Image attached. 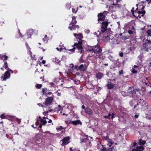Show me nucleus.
<instances>
[{
    "mask_svg": "<svg viewBox=\"0 0 151 151\" xmlns=\"http://www.w3.org/2000/svg\"><path fill=\"white\" fill-rule=\"evenodd\" d=\"M136 12V16L138 15L137 17V18H139V19L141 18V16H143L145 14V12L144 11H139L136 12V10L135 11Z\"/></svg>",
    "mask_w": 151,
    "mask_h": 151,
    "instance_id": "7",
    "label": "nucleus"
},
{
    "mask_svg": "<svg viewBox=\"0 0 151 151\" xmlns=\"http://www.w3.org/2000/svg\"><path fill=\"white\" fill-rule=\"evenodd\" d=\"M39 123L37 122H36L35 123V125H36V127H37V126L38 125Z\"/></svg>",
    "mask_w": 151,
    "mask_h": 151,
    "instance_id": "63",
    "label": "nucleus"
},
{
    "mask_svg": "<svg viewBox=\"0 0 151 151\" xmlns=\"http://www.w3.org/2000/svg\"><path fill=\"white\" fill-rule=\"evenodd\" d=\"M123 74V70H120L119 72V74L120 75L122 74Z\"/></svg>",
    "mask_w": 151,
    "mask_h": 151,
    "instance_id": "45",
    "label": "nucleus"
},
{
    "mask_svg": "<svg viewBox=\"0 0 151 151\" xmlns=\"http://www.w3.org/2000/svg\"><path fill=\"white\" fill-rule=\"evenodd\" d=\"M69 137H67L64 138L62 140L61 142H62L61 144L62 146L66 145L69 143Z\"/></svg>",
    "mask_w": 151,
    "mask_h": 151,
    "instance_id": "6",
    "label": "nucleus"
},
{
    "mask_svg": "<svg viewBox=\"0 0 151 151\" xmlns=\"http://www.w3.org/2000/svg\"><path fill=\"white\" fill-rule=\"evenodd\" d=\"M140 101L139 102V105H140L141 106H144L145 105V101L143 99H140Z\"/></svg>",
    "mask_w": 151,
    "mask_h": 151,
    "instance_id": "23",
    "label": "nucleus"
},
{
    "mask_svg": "<svg viewBox=\"0 0 151 151\" xmlns=\"http://www.w3.org/2000/svg\"><path fill=\"white\" fill-rule=\"evenodd\" d=\"M109 59H110L111 61H113L114 60L113 59V58L112 57L111 55L109 56L108 57Z\"/></svg>",
    "mask_w": 151,
    "mask_h": 151,
    "instance_id": "40",
    "label": "nucleus"
},
{
    "mask_svg": "<svg viewBox=\"0 0 151 151\" xmlns=\"http://www.w3.org/2000/svg\"><path fill=\"white\" fill-rule=\"evenodd\" d=\"M71 7L70 3H68L66 4V7L67 9H69Z\"/></svg>",
    "mask_w": 151,
    "mask_h": 151,
    "instance_id": "27",
    "label": "nucleus"
},
{
    "mask_svg": "<svg viewBox=\"0 0 151 151\" xmlns=\"http://www.w3.org/2000/svg\"><path fill=\"white\" fill-rule=\"evenodd\" d=\"M107 28L103 26H101V31L103 32H104L107 30Z\"/></svg>",
    "mask_w": 151,
    "mask_h": 151,
    "instance_id": "28",
    "label": "nucleus"
},
{
    "mask_svg": "<svg viewBox=\"0 0 151 151\" xmlns=\"http://www.w3.org/2000/svg\"><path fill=\"white\" fill-rule=\"evenodd\" d=\"M127 91L129 93L132 95L134 92V88L132 87H129L128 90Z\"/></svg>",
    "mask_w": 151,
    "mask_h": 151,
    "instance_id": "15",
    "label": "nucleus"
},
{
    "mask_svg": "<svg viewBox=\"0 0 151 151\" xmlns=\"http://www.w3.org/2000/svg\"><path fill=\"white\" fill-rule=\"evenodd\" d=\"M133 31L131 30H129L128 31V33L129 34L131 35L133 34Z\"/></svg>",
    "mask_w": 151,
    "mask_h": 151,
    "instance_id": "41",
    "label": "nucleus"
},
{
    "mask_svg": "<svg viewBox=\"0 0 151 151\" xmlns=\"http://www.w3.org/2000/svg\"><path fill=\"white\" fill-rule=\"evenodd\" d=\"M72 18V21L71 23L69 24V26L68 28H71V27H72V26H71L72 25L75 24L77 23V21L76 20V17L74 16Z\"/></svg>",
    "mask_w": 151,
    "mask_h": 151,
    "instance_id": "11",
    "label": "nucleus"
},
{
    "mask_svg": "<svg viewBox=\"0 0 151 151\" xmlns=\"http://www.w3.org/2000/svg\"><path fill=\"white\" fill-rule=\"evenodd\" d=\"M73 116L74 117H76L77 116V114L76 113H74L73 114Z\"/></svg>",
    "mask_w": 151,
    "mask_h": 151,
    "instance_id": "57",
    "label": "nucleus"
},
{
    "mask_svg": "<svg viewBox=\"0 0 151 151\" xmlns=\"http://www.w3.org/2000/svg\"><path fill=\"white\" fill-rule=\"evenodd\" d=\"M104 74L100 72H98L96 75V77L98 79H101Z\"/></svg>",
    "mask_w": 151,
    "mask_h": 151,
    "instance_id": "14",
    "label": "nucleus"
},
{
    "mask_svg": "<svg viewBox=\"0 0 151 151\" xmlns=\"http://www.w3.org/2000/svg\"><path fill=\"white\" fill-rule=\"evenodd\" d=\"M94 49V46H89L88 47V50L90 51L93 52Z\"/></svg>",
    "mask_w": 151,
    "mask_h": 151,
    "instance_id": "30",
    "label": "nucleus"
},
{
    "mask_svg": "<svg viewBox=\"0 0 151 151\" xmlns=\"http://www.w3.org/2000/svg\"><path fill=\"white\" fill-rule=\"evenodd\" d=\"M115 6H116V7H118V8H120L121 6V5H119L117 3L116 4Z\"/></svg>",
    "mask_w": 151,
    "mask_h": 151,
    "instance_id": "43",
    "label": "nucleus"
},
{
    "mask_svg": "<svg viewBox=\"0 0 151 151\" xmlns=\"http://www.w3.org/2000/svg\"><path fill=\"white\" fill-rule=\"evenodd\" d=\"M42 92L43 95H50L52 93L51 92H48L46 88H43L42 90Z\"/></svg>",
    "mask_w": 151,
    "mask_h": 151,
    "instance_id": "13",
    "label": "nucleus"
},
{
    "mask_svg": "<svg viewBox=\"0 0 151 151\" xmlns=\"http://www.w3.org/2000/svg\"><path fill=\"white\" fill-rule=\"evenodd\" d=\"M0 117L2 119H4L5 118V116L3 114L1 115Z\"/></svg>",
    "mask_w": 151,
    "mask_h": 151,
    "instance_id": "42",
    "label": "nucleus"
},
{
    "mask_svg": "<svg viewBox=\"0 0 151 151\" xmlns=\"http://www.w3.org/2000/svg\"><path fill=\"white\" fill-rule=\"evenodd\" d=\"M72 12L73 13H76V11H75V9H72Z\"/></svg>",
    "mask_w": 151,
    "mask_h": 151,
    "instance_id": "53",
    "label": "nucleus"
},
{
    "mask_svg": "<svg viewBox=\"0 0 151 151\" xmlns=\"http://www.w3.org/2000/svg\"><path fill=\"white\" fill-rule=\"evenodd\" d=\"M79 40H81L83 38V36L81 34H78L77 36Z\"/></svg>",
    "mask_w": 151,
    "mask_h": 151,
    "instance_id": "26",
    "label": "nucleus"
},
{
    "mask_svg": "<svg viewBox=\"0 0 151 151\" xmlns=\"http://www.w3.org/2000/svg\"><path fill=\"white\" fill-rule=\"evenodd\" d=\"M139 105V104L138 103H137V104H135L134 106V108L135 109L137 107V110H138L139 108V107L138 106Z\"/></svg>",
    "mask_w": 151,
    "mask_h": 151,
    "instance_id": "35",
    "label": "nucleus"
},
{
    "mask_svg": "<svg viewBox=\"0 0 151 151\" xmlns=\"http://www.w3.org/2000/svg\"><path fill=\"white\" fill-rule=\"evenodd\" d=\"M113 150L112 148L111 147H103L102 149V151H112Z\"/></svg>",
    "mask_w": 151,
    "mask_h": 151,
    "instance_id": "21",
    "label": "nucleus"
},
{
    "mask_svg": "<svg viewBox=\"0 0 151 151\" xmlns=\"http://www.w3.org/2000/svg\"><path fill=\"white\" fill-rule=\"evenodd\" d=\"M37 104L40 106H41L42 107H43V105L41 104L40 103L38 104Z\"/></svg>",
    "mask_w": 151,
    "mask_h": 151,
    "instance_id": "55",
    "label": "nucleus"
},
{
    "mask_svg": "<svg viewBox=\"0 0 151 151\" xmlns=\"http://www.w3.org/2000/svg\"><path fill=\"white\" fill-rule=\"evenodd\" d=\"M52 120L51 119H49V120L48 121V123H51L52 122Z\"/></svg>",
    "mask_w": 151,
    "mask_h": 151,
    "instance_id": "64",
    "label": "nucleus"
},
{
    "mask_svg": "<svg viewBox=\"0 0 151 151\" xmlns=\"http://www.w3.org/2000/svg\"><path fill=\"white\" fill-rule=\"evenodd\" d=\"M101 48L99 47L98 45L94 46L93 52L96 54H99L101 53Z\"/></svg>",
    "mask_w": 151,
    "mask_h": 151,
    "instance_id": "4",
    "label": "nucleus"
},
{
    "mask_svg": "<svg viewBox=\"0 0 151 151\" xmlns=\"http://www.w3.org/2000/svg\"><path fill=\"white\" fill-rule=\"evenodd\" d=\"M131 12H132V14H133V15L135 17H136V15H134V10L133 9H132Z\"/></svg>",
    "mask_w": 151,
    "mask_h": 151,
    "instance_id": "44",
    "label": "nucleus"
},
{
    "mask_svg": "<svg viewBox=\"0 0 151 151\" xmlns=\"http://www.w3.org/2000/svg\"><path fill=\"white\" fill-rule=\"evenodd\" d=\"M53 98L52 97H48L45 99V104L46 106L50 105L52 103Z\"/></svg>",
    "mask_w": 151,
    "mask_h": 151,
    "instance_id": "5",
    "label": "nucleus"
},
{
    "mask_svg": "<svg viewBox=\"0 0 151 151\" xmlns=\"http://www.w3.org/2000/svg\"><path fill=\"white\" fill-rule=\"evenodd\" d=\"M33 30L32 29H29L28 30L27 32V34H25V35H28V38H29L30 37V36L32 34V33H33Z\"/></svg>",
    "mask_w": 151,
    "mask_h": 151,
    "instance_id": "16",
    "label": "nucleus"
},
{
    "mask_svg": "<svg viewBox=\"0 0 151 151\" xmlns=\"http://www.w3.org/2000/svg\"><path fill=\"white\" fill-rule=\"evenodd\" d=\"M76 49V47H73V49L69 50V51H73Z\"/></svg>",
    "mask_w": 151,
    "mask_h": 151,
    "instance_id": "46",
    "label": "nucleus"
},
{
    "mask_svg": "<svg viewBox=\"0 0 151 151\" xmlns=\"http://www.w3.org/2000/svg\"><path fill=\"white\" fill-rule=\"evenodd\" d=\"M108 142H109V144H110L109 145V147H111V145L113 144L112 140L111 139H109L108 140Z\"/></svg>",
    "mask_w": 151,
    "mask_h": 151,
    "instance_id": "29",
    "label": "nucleus"
},
{
    "mask_svg": "<svg viewBox=\"0 0 151 151\" xmlns=\"http://www.w3.org/2000/svg\"><path fill=\"white\" fill-rule=\"evenodd\" d=\"M122 39L123 40H125L127 39H128L129 38V37L127 36H122L121 37Z\"/></svg>",
    "mask_w": 151,
    "mask_h": 151,
    "instance_id": "31",
    "label": "nucleus"
},
{
    "mask_svg": "<svg viewBox=\"0 0 151 151\" xmlns=\"http://www.w3.org/2000/svg\"><path fill=\"white\" fill-rule=\"evenodd\" d=\"M46 117H44L43 118V119H40V122L43 125H45L47 122V121L45 120Z\"/></svg>",
    "mask_w": 151,
    "mask_h": 151,
    "instance_id": "19",
    "label": "nucleus"
},
{
    "mask_svg": "<svg viewBox=\"0 0 151 151\" xmlns=\"http://www.w3.org/2000/svg\"><path fill=\"white\" fill-rule=\"evenodd\" d=\"M147 42L144 43L142 45L143 47L147 51L149 49L151 50V41L150 40H147Z\"/></svg>",
    "mask_w": 151,
    "mask_h": 151,
    "instance_id": "1",
    "label": "nucleus"
},
{
    "mask_svg": "<svg viewBox=\"0 0 151 151\" xmlns=\"http://www.w3.org/2000/svg\"><path fill=\"white\" fill-rule=\"evenodd\" d=\"M98 21L99 22L104 21L105 19V16L103 14L100 13L98 14Z\"/></svg>",
    "mask_w": 151,
    "mask_h": 151,
    "instance_id": "8",
    "label": "nucleus"
},
{
    "mask_svg": "<svg viewBox=\"0 0 151 151\" xmlns=\"http://www.w3.org/2000/svg\"><path fill=\"white\" fill-rule=\"evenodd\" d=\"M111 116V114H110V113H109V114L107 116L108 117V119H110V116Z\"/></svg>",
    "mask_w": 151,
    "mask_h": 151,
    "instance_id": "52",
    "label": "nucleus"
},
{
    "mask_svg": "<svg viewBox=\"0 0 151 151\" xmlns=\"http://www.w3.org/2000/svg\"><path fill=\"white\" fill-rule=\"evenodd\" d=\"M10 76V73L9 71H6L5 73L3 74L1 77V79L3 81H6L7 79L9 78Z\"/></svg>",
    "mask_w": 151,
    "mask_h": 151,
    "instance_id": "3",
    "label": "nucleus"
},
{
    "mask_svg": "<svg viewBox=\"0 0 151 151\" xmlns=\"http://www.w3.org/2000/svg\"><path fill=\"white\" fill-rule=\"evenodd\" d=\"M4 62V64L3 67H5V69H6V70H8L9 69V68L8 67V64L7 63V62Z\"/></svg>",
    "mask_w": 151,
    "mask_h": 151,
    "instance_id": "25",
    "label": "nucleus"
},
{
    "mask_svg": "<svg viewBox=\"0 0 151 151\" xmlns=\"http://www.w3.org/2000/svg\"><path fill=\"white\" fill-rule=\"evenodd\" d=\"M84 111L86 114L89 115H92L93 113V111L92 110L89 108H85V109Z\"/></svg>",
    "mask_w": 151,
    "mask_h": 151,
    "instance_id": "12",
    "label": "nucleus"
},
{
    "mask_svg": "<svg viewBox=\"0 0 151 151\" xmlns=\"http://www.w3.org/2000/svg\"><path fill=\"white\" fill-rule=\"evenodd\" d=\"M62 49H63V48H60V49H59V48H58V47H57V48H56V49H57L58 50V51H61V50H62Z\"/></svg>",
    "mask_w": 151,
    "mask_h": 151,
    "instance_id": "54",
    "label": "nucleus"
},
{
    "mask_svg": "<svg viewBox=\"0 0 151 151\" xmlns=\"http://www.w3.org/2000/svg\"><path fill=\"white\" fill-rule=\"evenodd\" d=\"M107 86L108 89H111L114 88L115 86V84L111 83H108L107 85Z\"/></svg>",
    "mask_w": 151,
    "mask_h": 151,
    "instance_id": "18",
    "label": "nucleus"
},
{
    "mask_svg": "<svg viewBox=\"0 0 151 151\" xmlns=\"http://www.w3.org/2000/svg\"><path fill=\"white\" fill-rule=\"evenodd\" d=\"M87 68V66L85 64L84 65L81 64L78 67V69L79 70L83 71H86Z\"/></svg>",
    "mask_w": 151,
    "mask_h": 151,
    "instance_id": "9",
    "label": "nucleus"
},
{
    "mask_svg": "<svg viewBox=\"0 0 151 151\" xmlns=\"http://www.w3.org/2000/svg\"><path fill=\"white\" fill-rule=\"evenodd\" d=\"M114 113H112V114H111V119H112L114 117Z\"/></svg>",
    "mask_w": 151,
    "mask_h": 151,
    "instance_id": "50",
    "label": "nucleus"
},
{
    "mask_svg": "<svg viewBox=\"0 0 151 151\" xmlns=\"http://www.w3.org/2000/svg\"><path fill=\"white\" fill-rule=\"evenodd\" d=\"M1 58L2 59H4V60H6L7 59V58H8V57L6 55H3L1 56Z\"/></svg>",
    "mask_w": 151,
    "mask_h": 151,
    "instance_id": "32",
    "label": "nucleus"
},
{
    "mask_svg": "<svg viewBox=\"0 0 151 151\" xmlns=\"http://www.w3.org/2000/svg\"><path fill=\"white\" fill-rule=\"evenodd\" d=\"M108 22L107 21L103 22L102 23V26L107 28V27L108 25Z\"/></svg>",
    "mask_w": 151,
    "mask_h": 151,
    "instance_id": "22",
    "label": "nucleus"
},
{
    "mask_svg": "<svg viewBox=\"0 0 151 151\" xmlns=\"http://www.w3.org/2000/svg\"><path fill=\"white\" fill-rule=\"evenodd\" d=\"M7 70H8L7 71H9V72H11L12 73H13V71L12 70L10 69H9Z\"/></svg>",
    "mask_w": 151,
    "mask_h": 151,
    "instance_id": "56",
    "label": "nucleus"
},
{
    "mask_svg": "<svg viewBox=\"0 0 151 151\" xmlns=\"http://www.w3.org/2000/svg\"><path fill=\"white\" fill-rule=\"evenodd\" d=\"M139 145H144L145 143V140H142L141 139L139 140Z\"/></svg>",
    "mask_w": 151,
    "mask_h": 151,
    "instance_id": "24",
    "label": "nucleus"
},
{
    "mask_svg": "<svg viewBox=\"0 0 151 151\" xmlns=\"http://www.w3.org/2000/svg\"><path fill=\"white\" fill-rule=\"evenodd\" d=\"M49 112V111H45V112H44L43 113V114L45 116L47 115V113Z\"/></svg>",
    "mask_w": 151,
    "mask_h": 151,
    "instance_id": "47",
    "label": "nucleus"
},
{
    "mask_svg": "<svg viewBox=\"0 0 151 151\" xmlns=\"http://www.w3.org/2000/svg\"><path fill=\"white\" fill-rule=\"evenodd\" d=\"M57 129H64V128L62 126H60L59 128H58V129L57 128Z\"/></svg>",
    "mask_w": 151,
    "mask_h": 151,
    "instance_id": "51",
    "label": "nucleus"
},
{
    "mask_svg": "<svg viewBox=\"0 0 151 151\" xmlns=\"http://www.w3.org/2000/svg\"><path fill=\"white\" fill-rule=\"evenodd\" d=\"M98 54V55H97L96 58H101L102 57V54L101 53Z\"/></svg>",
    "mask_w": 151,
    "mask_h": 151,
    "instance_id": "36",
    "label": "nucleus"
},
{
    "mask_svg": "<svg viewBox=\"0 0 151 151\" xmlns=\"http://www.w3.org/2000/svg\"><path fill=\"white\" fill-rule=\"evenodd\" d=\"M26 46L27 47V48L28 49H30V47H29V45L27 43H26Z\"/></svg>",
    "mask_w": 151,
    "mask_h": 151,
    "instance_id": "49",
    "label": "nucleus"
},
{
    "mask_svg": "<svg viewBox=\"0 0 151 151\" xmlns=\"http://www.w3.org/2000/svg\"><path fill=\"white\" fill-rule=\"evenodd\" d=\"M144 148L142 146L137 147L136 149H133V151H142L143 150Z\"/></svg>",
    "mask_w": 151,
    "mask_h": 151,
    "instance_id": "17",
    "label": "nucleus"
},
{
    "mask_svg": "<svg viewBox=\"0 0 151 151\" xmlns=\"http://www.w3.org/2000/svg\"><path fill=\"white\" fill-rule=\"evenodd\" d=\"M147 33L149 36H151V29L147 30Z\"/></svg>",
    "mask_w": 151,
    "mask_h": 151,
    "instance_id": "34",
    "label": "nucleus"
},
{
    "mask_svg": "<svg viewBox=\"0 0 151 151\" xmlns=\"http://www.w3.org/2000/svg\"><path fill=\"white\" fill-rule=\"evenodd\" d=\"M73 35H74V36L77 37V35H78V34H75V33H74L73 34Z\"/></svg>",
    "mask_w": 151,
    "mask_h": 151,
    "instance_id": "60",
    "label": "nucleus"
},
{
    "mask_svg": "<svg viewBox=\"0 0 151 151\" xmlns=\"http://www.w3.org/2000/svg\"><path fill=\"white\" fill-rule=\"evenodd\" d=\"M82 43L81 42H79L78 43H74L73 46L76 47V48L78 50V52L82 53L83 52V48L82 46Z\"/></svg>",
    "mask_w": 151,
    "mask_h": 151,
    "instance_id": "2",
    "label": "nucleus"
},
{
    "mask_svg": "<svg viewBox=\"0 0 151 151\" xmlns=\"http://www.w3.org/2000/svg\"><path fill=\"white\" fill-rule=\"evenodd\" d=\"M69 123L75 125H76L79 124L81 125L82 124V122L79 120L70 121Z\"/></svg>",
    "mask_w": 151,
    "mask_h": 151,
    "instance_id": "10",
    "label": "nucleus"
},
{
    "mask_svg": "<svg viewBox=\"0 0 151 151\" xmlns=\"http://www.w3.org/2000/svg\"><path fill=\"white\" fill-rule=\"evenodd\" d=\"M47 38H43V40L45 43H47Z\"/></svg>",
    "mask_w": 151,
    "mask_h": 151,
    "instance_id": "38",
    "label": "nucleus"
},
{
    "mask_svg": "<svg viewBox=\"0 0 151 151\" xmlns=\"http://www.w3.org/2000/svg\"><path fill=\"white\" fill-rule=\"evenodd\" d=\"M19 34L20 36L21 37H22V35L20 32V31H19Z\"/></svg>",
    "mask_w": 151,
    "mask_h": 151,
    "instance_id": "58",
    "label": "nucleus"
},
{
    "mask_svg": "<svg viewBox=\"0 0 151 151\" xmlns=\"http://www.w3.org/2000/svg\"><path fill=\"white\" fill-rule=\"evenodd\" d=\"M81 108L82 109H85V106L84 105H83L82 106H81Z\"/></svg>",
    "mask_w": 151,
    "mask_h": 151,
    "instance_id": "61",
    "label": "nucleus"
},
{
    "mask_svg": "<svg viewBox=\"0 0 151 151\" xmlns=\"http://www.w3.org/2000/svg\"><path fill=\"white\" fill-rule=\"evenodd\" d=\"M35 87L37 88L38 89H39L41 88L42 85H41V84H37L36 85Z\"/></svg>",
    "mask_w": 151,
    "mask_h": 151,
    "instance_id": "33",
    "label": "nucleus"
},
{
    "mask_svg": "<svg viewBox=\"0 0 151 151\" xmlns=\"http://www.w3.org/2000/svg\"><path fill=\"white\" fill-rule=\"evenodd\" d=\"M52 61L54 62H55L56 63H58V60L56 58H53V59Z\"/></svg>",
    "mask_w": 151,
    "mask_h": 151,
    "instance_id": "37",
    "label": "nucleus"
},
{
    "mask_svg": "<svg viewBox=\"0 0 151 151\" xmlns=\"http://www.w3.org/2000/svg\"><path fill=\"white\" fill-rule=\"evenodd\" d=\"M71 26H72V27H71V28H69L71 30L73 29L76 30L77 29H78L79 28V26L78 25H75V24H74L72 25Z\"/></svg>",
    "mask_w": 151,
    "mask_h": 151,
    "instance_id": "20",
    "label": "nucleus"
},
{
    "mask_svg": "<svg viewBox=\"0 0 151 151\" xmlns=\"http://www.w3.org/2000/svg\"><path fill=\"white\" fill-rule=\"evenodd\" d=\"M136 145H137V143L135 142H134L133 143L132 146L133 147L135 146Z\"/></svg>",
    "mask_w": 151,
    "mask_h": 151,
    "instance_id": "59",
    "label": "nucleus"
},
{
    "mask_svg": "<svg viewBox=\"0 0 151 151\" xmlns=\"http://www.w3.org/2000/svg\"><path fill=\"white\" fill-rule=\"evenodd\" d=\"M85 32L86 33L88 34L89 33L90 30L88 29H86L85 30Z\"/></svg>",
    "mask_w": 151,
    "mask_h": 151,
    "instance_id": "39",
    "label": "nucleus"
},
{
    "mask_svg": "<svg viewBox=\"0 0 151 151\" xmlns=\"http://www.w3.org/2000/svg\"><path fill=\"white\" fill-rule=\"evenodd\" d=\"M119 55L120 57H123V52H121L119 53Z\"/></svg>",
    "mask_w": 151,
    "mask_h": 151,
    "instance_id": "48",
    "label": "nucleus"
},
{
    "mask_svg": "<svg viewBox=\"0 0 151 151\" xmlns=\"http://www.w3.org/2000/svg\"><path fill=\"white\" fill-rule=\"evenodd\" d=\"M42 64H44L45 63V60H43L42 61Z\"/></svg>",
    "mask_w": 151,
    "mask_h": 151,
    "instance_id": "62",
    "label": "nucleus"
}]
</instances>
